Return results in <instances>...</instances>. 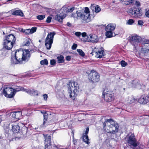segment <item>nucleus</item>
<instances>
[{"mask_svg":"<svg viewBox=\"0 0 149 149\" xmlns=\"http://www.w3.org/2000/svg\"><path fill=\"white\" fill-rule=\"evenodd\" d=\"M45 138V149H50L51 148V136L48 135H45L43 134Z\"/></svg>","mask_w":149,"mask_h":149,"instance_id":"f8f14e48","label":"nucleus"},{"mask_svg":"<svg viewBox=\"0 0 149 149\" xmlns=\"http://www.w3.org/2000/svg\"><path fill=\"white\" fill-rule=\"evenodd\" d=\"M74 9V7H72L68 9L67 11L68 12H72Z\"/></svg>","mask_w":149,"mask_h":149,"instance_id":"ea45409f","label":"nucleus"},{"mask_svg":"<svg viewBox=\"0 0 149 149\" xmlns=\"http://www.w3.org/2000/svg\"><path fill=\"white\" fill-rule=\"evenodd\" d=\"M68 91L70 94V98L74 100L77 96V93L78 92L79 90L78 85L77 82L74 81L70 82L69 84Z\"/></svg>","mask_w":149,"mask_h":149,"instance_id":"20e7f679","label":"nucleus"},{"mask_svg":"<svg viewBox=\"0 0 149 149\" xmlns=\"http://www.w3.org/2000/svg\"><path fill=\"white\" fill-rule=\"evenodd\" d=\"M104 100L107 102H111L114 99V96L112 92L108 91L107 89L104 90L102 94Z\"/></svg>","mask_w":149,"mask_h":149,"instance_id":"1a4fd4ad","label":"nucleus"},{"mask_svg":"<svg viewBox=\"0 0 149 149\" xmlns=\"http://www.w3.org/2000/svg\"><path fill=\"white\" fill-rule=\"evenodd\" d=\"M116 28L115 24L110 23L108 24L106 27V31H113Z\"/></svg>","mask_w":149,"mask_h":149,"instance_id":"f3484780","label":"nucleus"},{"mask_svg":"<svg viewBox=\"0 0 149 149\" xmlns=\"http://www.w3.org/2000/svg\"><path fill=\"white\" fill-rule=\"evenodd\" d=\"M146 17L149 18V9L146 13Z\"/></svg>","mask_w":149,"mask_h":149,"instance_id":"3c124183","label":"nucleus"},{"mask_svg":"<svg viewBox=\"0 0 149 149\" xmlns=\"http://www.w3.org/2000/svg\"><path fill=\"white\" fill-rule=\"evenodd\" d=\"M125 149H135V148H134V147L132 148L131 146H129L126 147Z\"/></svg>","mask_w":149,"mask_h":149,"instance_id":"864d4df0","label":"nucleus"},{"mask_svg":"<svg viewBox=\"0 0 149 149\" xmlns=\"http://www.w3.org/2000/svg\"><path fill=\"white\" fill-rule=\"evenodd\" d=\"M136 6H140V3L139 1H136L135 3Z\"/></svg>","mask_w":149,"mask_h":149,"instance_id":"8fccbe9b","label":"nucleus"},{"mask_svg":"<svg viewBox=\"0 0 149 149\" xmlns=\"http://www.w3.org/2000/svg\"><path fill=\"white\" fill-rule=\"evenodd\" d=\"M133 86L134 87L138 88L140 87L139 82L137 80H134L132 81Z\"/></svg>","mask_w":149,"mask_h":149,"instance_id":"393cba45","label":"nucleus"},{"mask_svg":"<svg viewBox=\"0 0 149 149\" xmlns=\"http://www.w3.org/2000/svg\"><path fill=\"white\" fill-rule=\"evenodd\" d=\"M103 126L104 130L107 133L114 134L118 132V125L111 119L106 120L103 123Z\"/></svg>","mask_w":149,"mask_h":149,"instance_id":"f03ea898","label":"nucleus"},{"mask_svg":"<svg viewBox=\"0 0 149 149\" xmlns=\"http://www.w3.org/2000/svg\"><path fill=\"white\" fill-rule=\"evenodd\" d=\"M44 99L45 100H46L47 98V96L46 94H44L43 95Z\"/></svg>","mask_w":149,"mask_h":149,"instance_id":"09e8293b","label":"nucleus"},{"mask_svg":"<svg viewBox=\"0 0 149 149\" xmlns=\"http://www.w3.org/2000/svg\"><path fill=\"white\" fill-rule=\"evenodd\" d=\"M30 56L29 51L28 50L22 51L17 50L13 54L12 53L11 62L12 64H17L22 61H27Z\"/></svg>","mask_w":149,"mask_h":149,"instance_id":"f257e3e1","label":"nucleus"},{"mask_svg":"<svg viewBox=\"0 0 149 149\" xmlns=\"http://www.w3.org/2000/svg\"><path fill=\"white\" fill-rule=\"evenodd\" d=\"M126 139L128 144L133 147H136L139 145V143L137 141L134 134H131L128 137H127Z\"/></svg>","mask_w":149,"mask_h":149,"instance_id":"9d476101","label":"nucleus"},{"mask_svg":"<svg viewBox=\"0 0 149 149\" xmlns=\"http://www.w3.org/2000/svg\"><path fill=\"white\" fill-rule=\"evenodd\" d=\"M29 44H30L29 42V41H27V42H26V43H25L24 45L25 46H28L29 45Z\"/></svg>","mask_w":149,"mask_h":149,"instance_id":"5fc2aeb1","label":"nucleus"},{"mask_svg":"<svg viewBox=\"0 0 149 149\" xmlns=\"http://www.w3.org/2000/svg\"><path fill=\"white\" fill-rule=\"evenodd\" d=\"M40 63L41 65H47L48 63L47 59H45L40 61Z\"/></svg>","mask_w":149,"mask_h":149,"instance_id":"473e14b6","label":"nucleus"},{"mask_svg":"<svg viewBox=\"0 0 149 149\" xmlns=\"http://www.w3.org/2000/svg\"><path fill=\"white\" fill-rule=\"evenodd\" d=\"M88 131H89V128L87 127L86 129V130L85 131V135H87V134L88 133Z\"/></svg>","mask_w":149,"mask_h":149,"instance_id":"603ef678","label":"nucleus"},{"mask_svg":"<svg viewBox=\"0 0 149 149\" xmlns=\"http://www.w3.org/2000/svg\"><path fill=\"white\" fill-rule=\"evenodd\" d=\"M55 32L48 33L45 40V45L47 49L49 50L53 42L54 36L55 35Z\"/></svg>","mask_w":149,"mask_h":149,"instance_id":"39448f33","label":"nucleus"},{"mask_svg":"<svg viewBox=\"0 0 149 149\" xmlns=\"http://www.w3.org/2000/svg\"><path fill=\"white\" fill-rule=\"evenodd\" d=\"M57 59L58 62V63H64V57L62 55L58 56L57 57Z\"/></svg>","mask_w":149,"mask_h":149,"instance_id":"b1692460","label":"nucleus"},{"mask_svg":"<svg viewBox=\"0 0 149 149\" xmlns=\"http://www.w3.org/2000/svg\"><path fill=\"white\" fill-rule=\"evenodd\" d=\"M13 15H19L20 16L22 17L24 15V14L20 10H17L12 13Z\"/></svg>","mask_w":149,"mask_h":149,"instance_id":"4be33fe9","label":"nucleus"},{"mask_svg":"<svg viewBox=\"0 0 149 149\" xmlns=\"http://www.w3.org/2000/svg\"><path fill=\"white\" fill-rule=\"evenodd\" d=\"M77 142V141L76 140L74 139L73 142L74 144H75Z\"/></svg>","mask_w":149,"mask_h":149,"instance_id":"052dcab7","label":"nucleus"},{"mask_svg":"<svg viewBox=\"0 0 149 149\" xmlns=\"http://www.w3.org/2000/svg\"><path fill=\"white\" fill-rule=\"evenodd\" d=\"M139 102L141 104H145L149 102V95L143 94L139 100Z\"/></svg>","mask_w":149,"mask_h":149,"instance_id":"ddd939ff","label":"nucleus"},{"mask_svg":"<svg viewBox=\"0 0 149 149\" xmlns=\"http://www.w3.org/2000/svg\"><path fill=\"white\" fill-rule=\"evenodd\" d=\"M142 53L143 54L144 56L146 57H149V49L146 48H142L141 49Z\"/></svg>","mask_w":149,"mask_h":149,"instance_id":"412c9836","label":"nucleus"},{"mask_svg":"<svg viewBox=\"0 0 149 149\" xmlns=\"http://www.w3.org/2000/svg\"><path fill=\"white\" fill-rule=\"evenodd\" d=\"M81 15L80 18L82 19L83 22L87 23L91 21L90 14L89 9L88 7H86L85 8L84 12H81Z\"/></svg>","mask_w":149,"mask_h":149,"instance_id":"423d86ee","label":"nucleus"},{"mask_svg":"<svg viewBox=\"0 0 149 149\" xmlns=\"http://www.w3.org/2000/svg\"><path fill=\"white\" fill-rule=\"evenodd\" d=\"M50 64L51 65H54L56 64V61L54 59L50 61Z\"/></svg>","mask_w":149,"mask_h":149,"instance_id":"a19ab883","label":"nucleus"},{"mask_svg":"<svg viewBox=\"0 0 149 149\" xmlns=\"http://www.w3.org/2000/svg\"><path fill=\"white\" fill-rule=\"evenodd\" d=\"M130 40L131 42H139L141 41L142 39L140 36L136 35H133L130 36Z\"/></svg>","mask_w":149,"mask_h":149,"instance_id":"2eb2a0df","label":"nucleus"},{"mask_svg":"<svg viewBox=\"0 0 149 149\" xmlns=\"http://www.w3.org/2000/svg\"><path fill=\"white\" fill-rule=\"evenodd\" d=\"M67 26L69 27H70L72 26L71 24L69 22H68L67 23Z\"/></svg>","mask_w":149,"mask_h":149,"instance_id":"4d7b16f0","label":"nucleus"},{"mask_svg":"<svg viewBox=\"0 0 149 149\" xmlns=\"http://www.w3.org/2000/svg\"><path fill=\"white\" fill-rule=\"evenodd\" d=\"M95 11L96 13H99L101 10V8L99 6L97 5L95 7Z\"/></svg>","mask_w":149,"mask_h":149,"instance_id":"72a5a7b5","label":"nucleus"},{"mask_svg":"<svg viewBox=\"0 0 149 149\" xmlns=\"http://www.w3.org/2000/svg\"><path fill=\"white\" fill-rule=\"evenodd\" d=\"M87 41L92 43H96L98 41V37L95 34H90L89 36H87Z\"/></svg>","mask_w":149,"mask_h":149,"instance_id":"4468645a","label":"nucleus"},{"mask_svg":"<svg viewBox=\"0 0 149 149\" xmlns=\"http://www.w3.org/2000/svg\"><path fill=\"white\" fill-rule=\"evenodd\" d=\"M36 29H37L36 27H33L31 29H30V30L31 31V34H32V33H34V32H36Z\"/></svg>","mask_w":149,"mask_h":149,"instance_id":"e433bc0d","label":"nucleus"},{"mask_svg":"<svg viewBox=\"0 0 149 149\" xmlns=\"http://www.w3.org/2000/svg\"><path fill=\"white\" fill-rule=\"evenodd\" d=\"M44 122L43 124L41 125L40 126V127H44V125L45 122L47 120V118L48 117V114L46 113H45L44 115Z\"/></svg>","mask_w":149,"mask_h":149,"instance_id":"cd10ccee","label":"nucleus"},{"mask_svg":"<svg viewBox=\"0 0 149 149\" xmlns=\"http://www.w3.org/2000/svg\"><path fill=\"white\" fill-rule=\"evenodd\" d=\"M120 64L123 67H125L127 65V63L124 61H121Z\"/></svg>","mask_w":149,"mask_h":149,"instance_id":"f704fd0d","label":"nucleus"},{"mask_svg":"<svg viewBox=\"0 0 149 149\" xmlns=\"http://www.w3.org/2000/svg\"><path fill=\"white\" fill-rule=\"evenodd\" d=\"M3 34H5V33H4V32H3Z\"/></svg>","mask_w":149,"mask_h":149,"instance_id":"69168bd1","label":"nucleus"},{"mask_svg":"<svg viewBox=\"0 0 149 149\" xmlns=\"http://www.w3.org/2000/svg\"><path fill=\"white\" fill-rule=\"evenodd\" d=\"M136 100L133 97L131 96L129 98L128 102L130 103H132L135 102Z\"/></svg>","mask_w":149,"mask_h":149,"instance_id":"c756f323","label":"nucleus"},{"mask_svg":"<svg viewBox=\"0 0 149 149\" xmlns=\"http://www.w3.org/2000/svg\"><path fill=\"white\" fill-rule=\"evenodd\" d=\"M133 1H134L133 0H129V1H128L129 4H130L132 3L133 2Z\"/></svg>","mask_w":149,"mask_h":149,"instance_id":"13d9d810","label":"nucleus"},{"mask_svg":"<svg viewBox=\"0 0 149 149\" xmlns=\"http://www.w3.org/2000/svg\"><path fill=\"white\" fill-rule=\"evenodd\" d=\"M52 17H48L46 20V22L47 23H49L51 22Z\"/></svg>","mask_w":149,"mask_h":149,"instance_id":"58836bf2","label":"nucleus"},{"mask_svg":"<svg viewBox=\"0 0 149 149\" xmlns=\"http://www.w3.org/2000/svg\"><path fill=\"white\" fill-rule=\"evenodd\" d=\"M2 121V118L1 116H0V123Z\"/></svg>","mask_w":149,"mask_h":149,"instance_id":"680f3d73","label":"nucleus"},{"mask_svg":"<svg viewBox=\"0 0 149 149\" xmlns=\"http://www.w3.org/2000/svg\"><path fill=\"white\" fill-rule=\"evenodd\" d=\"M10 116H11L12 117L16 119L17 120L19 119L22 113L20 111L12 112L9 113Z\"/></svg>","mask_w":149,"mask_h":149,"instance_id":"dca6fc26","label":"nucleus"},{"mask_svg":"<svg viewBox=\"0 0 149 149\" xmlns=\"http://www.w3.org/2000/svg\"><path fill=\"white\" fill-rule=\"evenodd\" d=\"M83 139L84 141L87 144H89L90 143L89 139H88V136L86 135H84L83 136Z\"/></svg>","mask_w":149,"mask_h":149,"instance_id":"a878e982","label":"nucleus"},{"mask_svg":"<svg viewBox=\"0 0 149 149\" xmlns=\"http://www.w3.org/2000/svg\"><path fill=\"white\" fill-rule=\"evenodd\" d=\"M65 17L64 15L62 14L57 15L55 17V19L59 22H62L63 19Z\"/></svg>","mask_w":149,"mask_h":149,"instance_id":"aec40b11","label":"nucleus"},{"mask_svg":"<svg viewBox=\"0 0 149 149\" xmlns=\"http://www.w3.org/2000/svg\"><path fill=\"white\" fill-rule=\"evenodd\" d=\"M45 17V15H39L37 16V18L39 20H41L43 19Z\"/></svg>","mask_w":149,"mask_h":149,"instance_id":"7c9ffc66","label":"nucleus"},{"mask_svg":"<svg viewBox=\"0 0 149 149\" xmlns=\"http://www.w3.org/2000/svg\"><path fill=\"white\" fill-rule=\"evenodd\" d=\"M106 31V36L108 38H110L112 37V31Z\"/></svg>","mask_w":149,"mask_h":149,"instance_id":"c85d7f7f","label":"nucleus"},{"mask_svg":"<svg viewBox=\"0 0 149 149\" xmlns=\"http://www.w3.org/2000/svg\"><path fill=\"white\" fill-rule=\"evenodd\" d=\"M82 35V36L83 37H87L88 36H86V34L85 32H84L82 33L81 34Z\"/></svg>","mask_w":149,"mask_h":149,"instance_id":"de8ad7c7","label":"nucleus"},{"mask_svg":"<svg viewBox=\"0 0 149 149\" xmlns=\"http://www.w3.org/2000/svg\"><path fill=\"white\" fill-rule=\"evenodd\" d=\"M16 41L15 36L10 34L6 36L3 42V47L7 50H10L13 47Z\"/></svg>","mask_w":149,"mask_h":149,"instance_id":"7ed1b4c3","label":"nucleus"},{"mask_svg":"<svg viewBox=\"0 0 149 149\" xmlns=\"http://www.w3.org/2000/svg\"><path fill=\"white\" fill-rule=\"evenodd\" d=\"M39 42H41V40H39Z\"/></svg>","mask_w":149,"mask_h":149,"instance_id":"0e129e2a","label":"nucleus"},{"mask_svg":"<svg viewBox=\"0 0 149 149\" xmlns=\"http://www.w3.org/2000/svg\"><path fill=\"white\" fill-rule=\"evenodd\" d=\"M88 76L89 79L92 83H95L99 80L100 76L94 70L91 71Z\"/></svg>","mask_w":149,"mask_h":149,"instance_id":"0eeeda50","label":"nucleus"},{"mask_svg":"<svg viewBox=\"0 0 149 149\" xmlns=\"http://www.w3.org/2000/svg\"><path fill=\"white\" fill-rule=\"evenodd\" d=\"M56 147L57 148H58V147H57V146H56Z\"/></svg>","mask_w":149,"mask_h":149,"instance_id":"338daca9","label":"nucleus"},{"mask_svg":"<svg viewBox=\"0 0 149 149\" xmlns=\"http://www.w3.org/2000/svg\"><path fill=\"white\" fill-rule=\"evenodd\" d=\"M3 93L6 97L8 98L13 97L15 94L14 90L10 87L5 88L3 89Z\"/></svg>","mask_w":149,"mask_h":149,"instance_id":"6e6552de","label":"nucleus"},{"mask_svg":"<svg viewBox=\"0 0 149 149\" xmlns=\"http://www.w3.org/2000/svg\"><path fill=\"white\" fill-rule=\"evenodd\" d=\"M35 92V91L34 90H32L31 91H27V93H28L31 94H33L34 92Z\"/></svg>","mask_w":149,"mask_h":149,"instance_id":"49530a36","label":"nucleus"},{"mask_svg":"<svg viewBox=\"0 0 149 149\" xmlns=\"http://www.w3.org/2000/svg\"><path fill=\"white\" fill-rule=\"evenodd\" d=\"M134 17H140L142 14L141 9L140 8H138L134 10Z\"/></svg>","mask_w":149,"mask_h":149,"instance_id":"a211bd4d","label":"nucleus"},{"mask_svg":"<svg viewBox=\"0 0 149 149\" xmlns=\"http://www.w3.org/2000/svg\"><path fill=\"white\" fill-rule=\"evenodd\" d=\"M91 54L97 58H101L104 56V52L103 50L95 48Z\"/></svg>","mask_w":149,"mask_h":149,"instance_id":"9b49d317","label":"nucleus"},{"mask_svg":"<svg viewBox=\"0 0 149 149\" xmlns=\"http://www.w3.org/2000/svg\"><path fill=\"white\" fill-rule=\"evenodd\" d=\"M14 88H13V89L14 90V92L15 93L16 92L24 90V88L22 87L16 86L15 87H14Z\"/></svg>","mask_w":149,"mask_h":149,"instance_id":"bb28decb","label":"nucleus"},{"mask_svg":"<svg viewBox=\"0 0 149 149\" xmlns=\"http://www.w3.org/2000/svg\"><path fill=\"white\" fill-rule=\"evenodd\" d=\"M20 130V127L18 124H15L12 126V130L14 133L18 132Z\"/></svg>","mask_w":149,"mask_h":149,"instance_id":"6ab92c4d","label":"nucleus"},{"mask_svg":"<svg viewBox=\"0 0 149 149\" xmlns=\"http://www.w3.org/2000/svg\"><path fill=\"white\" fill-rule=\"evenodd\" d=\"M134 20L132 19H130L127 22V23L129 25H132L134 22Z\"/></svg>","mask_w":149,"mask_h":149,"instance_id":"4c0bfd02","label":"nucleus"},{"mask_svg":"<svg viewBox=\"0 0 149 149\" xmlns=\"http://www.w3.org/2000/svg\"><path fill=\"white\" fill-rule=\"evenodd\" d=\"M138 24L139 25H142L143 24V22L142 20H139L138 21Z\"/></svg>","mask_w":149,"mask_h":149,"instance_id":"79ce46f5","label":"nucleus"},{"mask_svg":"<svg viewBox=\"0 0 149 149\" xmlns=\"http://www.w3.org/2000/svg\"><path fill=\"white\" fill-rule=\"evenodd\" d=\"M77 47V44H74L72 47V48L73 50L76 49Z\"/></svg>","mask_w":149,"mask_h":149,"instance_id":"c03bdc74","label":"nucleus"},{"mask_svg":"<svg viewBox=\"0 0 149 149\" xmlns=\"http://www.w3.org/2000/svg\"><path fill=\"white\" fill-rule=\"evenodd\" d=\"M31 31L30 30V29H25V31H24V33L26 35L29 34H31Z\"/></svg>","mask_w":149,"mask_h":149,"instance_id":"c9c22d12","label":"nucleus"},{"mask_svg":"<svg viewBox=\"0 0 149 149\" xmlns=\"http://www.w3.org/2000/svg\"><path fill=\"white\" fill-rule=\"evenodd\" d=\"M77 52L79 53L80 55L82 56H84L85 55V54L83 51L81 49H77Z\"/></svg>","mask_w":149,"mask_h":149,"instance_id":"2f4dec72","label":"nucleus"},{"mask_svg":"<svg viewBox=\"0 0 149 149\" xmlns=\"http://www.w3.org/2000/svg\"><path fill=\"white\" fill-rule=\"evenodd\" d=\"M25 29H20V30H19V31H21V32H23V33H24V31H25Z\"/></svg>","mask_w":149,"mask_h":149,"instance_id":"bf43d9fd","label":"nucleus"},{"mask_svg":"<svg viewBox=\"0 0 149 149\" xmlns=\"http://www.w3.org/2000/svg\"><path fill=\"white\" fill-rule=\"evenodd\" d=\"M81 32H76L75 33V35L78 37L80 36H81Z\"/></svg>","mask_w":149,"mask_h":149,"instance_id":"37998d69","label":"nucleus"},{"mask_svg":"<svg viewBox=\"0 0 149 149\" xmlns=\"http://www.w3.org/2000/svg\"><path fill=\"white\" fill-rule=\"evenodd\" d=\"M138 146V145L136 147H134V148H135V149H142L140 147H139Z\"/></svg>","mask_w":149,"mask_h":149,"instance_id":"6e6d98bb","label":"nucleus"},{"mask_svg":"<svg viewBox=\"0 0 149 149\" xmlns=\"http://www.w3.org/2000/svg\"><path fill=\"white\" fill-rule=\"evenodd\" d=\"M120 1L122 2H123L124 0H119Z\"/></svg>","mask_w":149,"mask_h":149,"instance_id":"e2e57ef3","label":"nucleus"},{"mask_svg":"<svg viewBox=\"0 0 149 149\" xmlns=\"http://www.w3.org/2000/svg\"><path fill=\"white\" fill-rule=\"evenodd\" d=\"M81 12L79 11H77L76 13H73L72 15V17L74 18H77L78 17H80L81 16Z\"/></svg>","mask_w":149,"mask_h":149,"instance_id":"5701e85b","label":"nucleus"},{"mask_svg":"<svg viewBox=\"0 0 149 149\" xmlns=\"http://www.w3.org/2000/svg\"><path fill=\"white\" fill-rule=\"evenodd\" d=\"M71 59V57L70 56H67L65 58V59L68 61H70Z\"/></svg>","mask_w":149,"mask_h":149,"instance_id":"a18cd8bd","label":"nucleus"}]
</instances>
